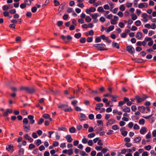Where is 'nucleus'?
<instances>
[{
	"label": "nucleus",
	"mask_w": 156,
	"mask_h": 156,
	"mask_svg": "<svg viewBox=\"0 0 156 156\" xmlns=\"http://www.w3.org/2000/svg\"><path fill=\"white\" fill-rule=\"evenodd\" d=\"M94 46L95 47L98 48V49L100 51L107 50V48H104L105 47V45L103 44H95L94 45Z\"/></svg>",
	"instance_id": "1"
},
{
	"label": "nucleus",
	"mask_w": 156,
	"mask_h": 156,
	"mask_svg": "<svg viewBox=\"0 0 156 156\" xmlns=\"http://www.w3.org/2000/svg\"><path fill=\"white\" fill-rule=\"evenodd\" d=\"M20 89L21 90H23L29 93H33L35 91V89L34 88H29L28 87H22L20 88Z\"/></svg>",
	"instance_id": "2"
},
{
	"label": "nucleus",
	"mask_w": 156,
	"mask_h": 156,
	"mask_svg": "<svg viewBox=\"0 0 156 156\" xmlns=\"http://www.w3.org/2000/svg\"><path fill=\"white\" fill-rule=\"evenodd\" d=\"M126 50L131 54H133L135 52L134 48L131 45L127 46L126 47Z\"/></svg>",
	"instance_id": "3"
},
{
	"label": "nucleus",
	"mask_w": 156,
	"mask_h": 156,
	"mask_svg": "<svg viewBox=\"0 0 156 156\" xmlns=\"http://www.w3.org/2000/svg\"><path fill=\"white\" fill-rule=\"evenodd\" d=\"M96 10V9L95 8L91 7L89 9H87L86 10V12L87 14L90 15L91 14L90 13L91 12H95Z\"/></svg>",
	"instance_id": "4"
},
{
	"label": "nucleus",
	"mask_w": 156,
	"mask_h": 156,
	"mask_svg": "<svg viewBox=\"0 0 156 156\" xmlns=\"http://www.w3.org/2000/svg\"><path fill=\"white\" fill-rule=\"evenodd\" d=\"M119 20V17L116 16H114V19H111V23L112 24L115 25L117 23V21Z\"/></svg>",
	"instance_id": "5"
},
{
	"label": "nucleus",
	"mask_w": 156,
	"mask_h": 156,
	"mask_svg": "<svg viewBox=\"0 0 156 156\" xmlns=\"http://www.w3.org/2000/svg\"><path fill=\"white\" fill-rule=\"evenodd\" d=\"M148 5L147 3L144 2L140 3L138 6L139 8L142 9L144 8H147L148 7Z\"/></svg>",
	"instance_id": "6"
},
{
	"label": "nucleus",
	"mask_w": 156,
	"mask_h": 156,
	"mask_svg": "<svg viewBox=\"0 0 156 156\" xmlns=\"http://www.w3.org/2000/svg\"><path fill=\"white\" fill-rule=\"evenodd\" d=\"M23 127L30 126L28 123V120L27 118H25L23 120Z\"/></svg>",
	"instance_id": "7"
},
{
	"label": "nucleus",
	"mask_w": 156,
	"mask_h": 156,
	"mask_svg": "<svg viewBox=\"0 0 156 156\" xmlns=\"http://www.w3.org/2000/svg\"><path fill=\"white\" fill-rule=\"evenodd\" d=\"M147 97H146V98L143 97V98H140L139 96H136V99L137 100V102L139 103L141 102L143 100H145L146 98H147Z\"/></svg>",
	"instance_id": "8"
},
{
	"label": "nucleus",
	"mask_w": 156,
	"mask_h": 156,
	"mask_svg": "<svg viewBox=\"0 0 156 156\" xmlns=\"http://www.w3.org/2000/svg\"><path fill=\"white\" fill-rule=\"evenodd\" d=\"M28 118L30 120V123L33 124L35 122V121L34 119V116L32 115H29L28 116Z\"/></svg>",
	"instance_id": "9"
},
{
	"label": "nucleus",
	"mask_w": 156,
	"mask_h": 156,
	"mask_svg": "<svg viewBox=\"0 0 156 156\" xmlns=\"http://www.w3.org/2000/svg\"><path fill=\"white\" fill-rule=\"evenodd\" d=\"M80 115L79 119L80 121H82L83 120H85L87 119V117L84 114L80 113Z\"/></svg>",
	"instance_id": "10"
},
{
	"label": "nucleus",
	"mask_w": 156,
	"mask_h": 156,
	"mask_svg": "<svg viewBox=\"0 0 156 156\" xmlns=\"http://www.w3.org/2000/svg\"><path fill=\"white\" fill-rule=\"evenodd\" d=\"M24 136L25 139L29 141L30 142H32L33 141V139L30 136L27 134L24 135Z\"/></svg>",
	"instance_id": "11"
},
{
	"label": "nucleus",
	"mask_w": 156,
	"mask_h": 156,
	"mask_svg": "<svg viewBox=\"0 0 156 156\" xmlns=\"http://www.w3.org/2000/svg\"><path fill=\"white\" fill-rule=\"evenodd\" d=\"M116 121L113 119H110L109 120L107 123V126H108L109 125H111L115 123Z\"/></svg>",
	"instance_id": "12"
},
{
	"label": "nucleus",
	"mask_w": 156,
	"mask_h": 156,
	"mask_svg": "<svg viewBox=\"0 0 156 156\" xmlns=\"http://www.w3.org/2000/svg\"><path fill=\"white\" fill-rule=\"evenodd\" d=\"M122 110L124 112H130V108L126 106L124 108H122Z\"/></svg>",
	"instance_id": "13"
},
{
	"label": "nucleus",
	"mask_w": 156,
	"mask_h": 156,
	"mask_svg": "<svg viewBox=\"0 0 156 156\" xmlns=\"http://www.w3.org/2000/svg\"><path fill=\"white\" fill-rule=\"evenodd\" d=\"M66 139L68 142L70 143L73 141V140L70 135H67L66 136Z\"/></svg>",
	"instance_id": "14"
},
{
	"label": "nucleus",
	"mask_w": 156,
	"mask_h": 156,
	"mask_svg": "<svg viewBox=\"0 0 156 156\" xmlns=\"http://www.w3.org/2000/svg\"><path fill=\"white\" fill-rule=\"evenodd\" d=\"M12 112V110L11 109H7L6 111L4 113L3 115L5 116H6L8 115V113H11Z\"/></svg>",
	"instance_id": "15"
},
{
	"label": "nucleus",
	"mask_w": 156,
	"mask_h": 156,
	"mask_svg": "<svg viewBox=\"0 0 156 156\" xmlns=\"http://www.w3.org/2000/svg\"><path fill=\"white\" fill-rule=\"evenodd\" d=\"M114 28V26L113 25H111L110 26L108 29H105L106 32H109L112 30Z\"/></svg>",
	"instance_id": "16"
},
{
	"label": "nucleus",
	"mask_w": 156,
	"mask_h": 156,
	"mask_svg": "<svg viewBox=\"0 0 156 156\" xmlns=\"http://www.w3.org/2000/svg\"><path fill=\"white\" fill-rule=\"evenodd\" d=\"M142 37L143 34L142 33L140 32H138L136 35V38L139 39L141 38Z\"/></svg>",
	"instance_id": "17"
},
{
	"label": "nucleus",
	"mask_w": 156,
	"mask_h": 156,
	"mask_svg": "<svg viewBox=\"0 0 156 156\" xmlns=\"http://www.w3.org/2000/svg\"><path fill=\"white\" fill-rule=\"evenodd\" d=\"M112 46L114 47H116L118 49H119V44L114 41L113 42H112Z\"/></svg>",
	"instance_id": "18"
},
{
	"label": "nucleus",
	"mask_w": 156,
	"mask_h": 156,
	"mask_svg": "<svg viewBox=\"0 0 156 156\" xmlns=\"http://www.w3.org/2000/svg\"><path fill=\"white\" fill-rule=\"evenodd\" d=\"M110 97L112 98L111 100L112 101L114 102H116L117 101V98L118 97L117 96L110 95Z\"/></svg>",
	"instance_id": "19"
},
{
	"label": "nucleus",
	"mask_w": 156,
	"mask_h": 156,
	"mask_svg": "<svg viewBox=\"0 0 156 156\" xmlns=\"http://www.w3.org/2000/svg\"><path fill=\"white\" fill-rule=\"evenodd\" d=\"M8 147L6 148V149L9 152H12L13 150V147L11 145H8Z\"/></svg>",
	"instance_id": "20"
},
{
	"label": "nucleus",
	"mask_w": 156,
	"mask_h": 156,
	"mask_svg": "<svg viewBox=\"0 0 156 156\" xmlns=\"http://www.w3.org/2000/svg\"><path fill=\"white\" fill-rule=\"evenodd\" d=\"M141 140V138L140 137H137L135 138L134 140V142L135 143H137L140 142Z\"/></svg>",
	"instance_id": "21"
},
{
	"label": "nucleus",
	"mask_w": 156,
	"mask_h": 156,
	"mask_svg": "<svg viewBox=\"0 0 156 156\" xmlns=\"http://www.w3.org/2000/svg\"><path fill=\"white\" fill-rule=\"evenodd\" d=\"M24 131L26 132H28L30 130V126L23 127Z\"/></svg>",
	"instance_id": "22"
},
{
	"label": "nucleus",
	"mask_w": 156,
	"mask_h": 156,
	"mask_svg": "<svg viewBox=\"0 0 156 156\" xmlns=\"http://www.w3.org/2000/svg\"><path fill=\"white\" fill-rule=\"evenodd\" d=\"M146 131V129L144 127H143L140 129V132L141 134H144Z\"/></svg>",
	"instance_id": "23"
},
{
	"label": "nucleus",
	"mask_w": 156,
	"mask_h": 156,
	"mask_svg": "<svg viewBox=\"0 0 156 156\" xmlns=\"http://www.w3.org/2000/svg\"><path fill=\"white\" fill-rule=\"evenodd\" d=\"M24 2L26 5L29 6L30 5L31 3V0H24Z\"/></svg>",
	"instance_id": "24"
},
{
	"label": "nucleus",
	"mask_w": 156,
	"mask_h": 156,
	"mask_svg": "<svg viewBox=\"0 0 156 156\" xmlns=\"http://www.w3.org/2000/svg\"><path fill=\"white\" fill-rule=\"evenodd\" d=\"M104 16L107 19H111L113 17V15L112 14L109 15H106L105 14H104Z\"/></svg>",
	"instance_id": "25"
},
{
	"label": "nucleus",
	"mask_w": 156,
	"mask_h": 156,
	"mask_svg": "<svg viewBox=\"0 0 156 156\" xmlns=\"http://www.w3.org/2000/svg\"><path fill=\"white\" fill-rule=\"evenodd\" d=\"M90 15L91 16L92 18L94 19H97L98 17V13H95L94 14H91Z\"/></svg>",
	"instance_id": "26"
},
{
	"label": "nucleus",
	"mask_w": 156,
	"mask_h": 156,
	"mask_svg": "<svg viewBox=\"0 0 156 156\" xmlns=\"http://www.w3.org/2000/svg\"><path fill=\"white\" fill-rule=\"evenodd\" d=\"M68 106L67 105L65 104H62L58 106V108L61 109L65 108L66 107Z\"/></svg>",
	"instance_id": "27"
},
{
	"label": "nucleus",
	"mask_w": 156,
	"mask_h": 156,
	"mask_svg": "<svg viewBox=\"0 0 156 156\" xmlns=\"http://www.w3.org/2000/svg\"><path fill=\"white\" fill-rule=\"evenodd\" d=\"M69 132L72 133H74L76 131V129L73 127H71L69 129Z\"/></svg>",
	"instance_id": "28"
},
{
	"label": "nucleus",
	"mask_w": 156,
	"mask_h": 156,
	"mask_svg": "<svg viewBox=\"0 0 156 156\" xmlns=\"http://www.w3.org/2000/svg\"><path fill=\"white\" fill-rule=\"evenodd\" d=\"M94 34V32L93 30H90L88 32V34H87V33H86V35L88 36V35H93Z\"/></svg>",
	"instance_id": "29"
},
{
	"label": "nucleus",
	"mask_w": 156,
	"mask_h": 156,
	"mask_svg": "<svg viewBox=\"0 0 156 156\" xmlns=\"http://www.w3.org/2000/svg\"><path fill=\"white\" fill-rule=\"evenodd\" d=\"M24 149L23 148H20L19 151V155H21L24 154Z\"/></svg>",
	"instance_id": "30"
},
{
	"label": "nucleus",
	"mask_w": 156,
	"mask_h": 156,
	"mask_svg": "<svg viewBox=\"0 0 156 156\" xmlns=\"http://www.w3.org/2000/svg\"><path fill=\"white\" fill-rule=\"evenodd\" d=\"M53 2L55 4L54 5L55 6H58L60 5V3L57 0H54L53 1Z\"/></svg>",
	"instance_id": "31"
},
{
	"label": "nucleus",
	"mask_w": 156,
	"mask_h": 156,
	"mask_svg": "<svg viewBox=\"0 0 156 156\" xmlns=\"http://www.w3.org/2000/svg\"><path fill=\"white\" fill-rule=\"evenodd\" d=\"M155 120V117H152L151 118H150L149 121L151 123H153Z\"/></svg>",
	"instance_id": "32"
},
{
	"label": "nucleus",
	"mask_w": 156,
	"mask_h": 156,
	"mask_svg": "<svg viewBox=\"0 0 156 156\" xmlns=\"http://www.w3.org/2000/svg\"><path fill=\"white\" fill-rule=\"evenodd\" d=\"M85 20L87 22L89 23L91 21V19L89 16H87L86 17Z\"/></svg>",
	"instance_id": "33"
},
{
	"label": "nucleus",
	"mask_w": 156,
	"mask_h": 156,
	"mask_svg": "<svg viewBox=\"0 0 156 156\" xmlns=\"http://www.w3.org/2000/svg\"><path fill=\"white\" fill-rule=\"evenodd\" d=\"M81 34L80 33H79L77 34H76L74 35V37L78 39L81 37Z\"/></svg>",
	"instance_id": "34"
},
{
	"label": "nucleus",
	"mask_w": 156,
	"mask_h": 156,
	"mask_svg": "<svg viewBox=\"0 0 156 156\" xmlns=\"http://www.w3.org/2000/svg\"><path fill=\"white\" fill-rule=\"evenodd\" d=\"M141 22L140 20H138L136 21L135 24L137 26H139L141 25Z\"/></svg>",
	"instance_id": "35"
},
{
	"label": "nucleus",
	"mask_w": 156,
	"mask_h": 156,
	"mask_svg": "<svg viewBox=\"0 0 156 156\" xmlns=\"http://www.w3.org/2000/svg\"><path fill=\"white\" fill-rule=\"evenodd\" d=\"M101 38L104 40H108V38L107 37H106L105 35H102L100 36Z\"/></svg>",
	"instance_id": "36"
},
{
	"label": "nucleus",
	"mask_w": 156,
	"mask_h": 156,
	"mask_svg": "<svg viewBox=\"0 0 156 156\" xmlns=\"http://www.w3.org/2000/svg\"><path fill=\"white\" fill-rule=\"evenodd\" d=\"M58 130L59 131H66L67 130V129L65 127H59L58 128Z\"/></svg>",
	"instance_id": "37"
},
{
	"label": "nucleus",
	"mask_w": 156,
	"mask_h": 156,
	"mask_svg": "<svg viewBox=\"0 0 156 156\" xmlns=\"http://www.w3.org/2000/svg\"><path fill=\"white\" fill-rule=\"evenodd\" d=\"M119 9H120V10H121V11H124L125 9V8L124 5H121L120 6Z\"/></svg>",
	"instance_id": "38"
},
{
	"label": "nucleus",
	"mask_w": 156,
	"mask_h": 156,
	"mask_svg": "<svg viewBox=\"0 0 156 156\" xmlns=\"http://www.w3.org/2000/svg\"><path fill=\"white\" fill-rule=\"evenodd\" d=\"M151 145H148L144 147V148L145 150L149 151L151 149Z\"/></svg>",
	"instance_id": "39"
},
{
	"label": "nucleus",
	"mask_w": 156,
	"mask_h": 156,
	"mask_svg": "<svg viewBox=\"0 0 156 156\" xmlns=\"http://www.w3.org/2000/svg\"><path fill=\"white\" fill-rule=\"evenodd\" d=\"M144 123H145V120L143 119H142L140 120L139 121V123L140 124L143 125L144 124Z\"/></svg>",
	"instance_id": "40"
},
{
	"label": "nucleus",
	"mask_w": 156,
	"mask_h": 156,
	"mask_svg": "<svg viewBox=\"0 0 156 156\" xmlns=\"http://www.w3.org/2000/svg\"><path fill=\"white\" fill-rule=\"evenodd\" d=\"M112 129L114 130H116L119 129L118 126L117 125H114L112 126Z\"/></svg>",
	"instance_id": "41"
},
{
	"label": "nucleus",
	"mask_w": 156,
	"mask_h": 156,
	"mask_svg": "<svg viewBox=\"0 0 156 156\" xmlns=\"http://www.w3.org/2000/svg\"><path fill=\"white\" fill-rule=\"evenodd\" d=\"M21 113L23 115H25L27 114V112L25 110H23L21 111Z\"/></svg>",
	"instance_id": "42"
},
{
	"label": "nucleus",
	"mask_w": 156,
	"mask_h": 156,
	"mask_svg": "<svg viewBox=\"0 0 156 156\" xmlns=\"http://www.w3.org/2000/svg\"><path fill=\"white\" fill-rule=\"evenodd\" d=\"M127 132L126 131L123 130L121 131V134H122L124 136H126L127 134Z\"/></svg>",
	"instance_id": "43"
},
{
	"label": "nucleus",
	"mask_w": 156,
	"mask_h": 156,
	"mask_svg": "<svg viewBox=\"0 0 156 156\" xmlns=\"http://www.w3.org/2000/svg\"><path fill=\"white\" fill-rule=\"evenodd\" d=\"M95 136V134L94 133H92L89 134L88 135V137L89 138H93Z\"/></svg>",
	"instance_id": "44"
},
{
	"label": "nucleus",
	"mask_w": 156,
	"mask_h": 156,
	"mask_svg": "<svg viewBox=\"0 0 156 156\" xmlns=\"http://www.w3.org/2000/svg\"><path fill=\"white\" fill-rule=\"evenodd\" d=\"M20 6L21 9H23L26 7V5L24 2V3L21 4L20 5Z\"/></svg>",
	"instance_id": "45"
},
{
	"label": "nucleus",
	"mask_w": 156,
	"mask_h": 156,
	"mask_svg": "<svg viewBox=\"0 0 156 156\" xmlns=\"http://www.w3.org/2000/svg\"><path fill=\"white\" fill-rule=\"evenodd\" d=\"M66 4V3L65 2H64L62 3L60 6V8H61V9H64V7L65 6Z\"/></svg>",
	"instance_id": "46"
},
{
	"label": "nucleus",
	"mask_w": 156,
	"mask_h": 156,
	"mask_svg": "<svg viewBox=\"0 0 156 156\" xmlns=\"http://www.w3.org/2000/svg\"><path fill=\"white\" fill-rule=\"evenodd\" d=\"M98 11L99 12H102L104 11V9L102 7H98Z\"/></svg>",
	"instance_id": "47"
},
{
	"label": "nucleus",
	"mask_w": 156,
	"mask_h": 156,
	"mask_svg": "<svg viewBox=\"0 0 156 156\" xmlns=\"http://www.w3.org/2000/svg\"><path fill=\"white\" fill-rule=\"evenodd\" d=\"M2 9L4 11H6L9 9V7L6 5H4L2 7Z\"/></svg>",
	"instance_id": "48"
},
{
	"label": "nucleus",
	"mask_w": 156,
	"mask_h": 156,
	"mask_svg": "<svg viewBox=\"0 0 156 156\" xmlns=\"http://www.w3.org/2000/svg\"><path fill=\"white\" fill-rule=\"evenodd\" d=\"M95 41L96 42L98 43V42H99L101 41V39L100 38L98 37H96L95 39Z\"/></svg>",
	"instance_id": "49"
},
{
	"label": "nucleus",
	"mask_w": 156,
	"mask_h": 156,
	"mask_svg": "<svg viewBox=\"0 0 156 156\" xmlns=\"http://www.w3.org/2000/svg\"><path fill=\"white\" fill-rule=\"evenodd\" d=\"M41 143V141L40 140L38 139L37 140L35 144L37 146H39Z\"/></svg>",
	"instance_id": "50"
},
{
	"label": "nucleus",
	"mask_w": 156,
	"mask_h": 156,
	"mask_svg": "<svg viewBox=\"0 0 156 156\" xmlns=\"http://www.w3.org/2000/svg\"><path fill=\"white\" fill-rule=\"evenodd\" d=\"M127 35V34L125 33H123L121 34V36L122 38H126Z\"/></svg>",
	"instance_id": "51"
},
{
	"label": "nucleus",
	"mask_w": 156,
	"mask_h": 156,
	"mask_svg": "<svg viewBox=\"0 0 156 156\" xmlns=\"http://www.w3.org/2000/svg\"><path fill=\"white\" fill-rule=\"evenodd\" d=\"M68 152L69 155L70 156L72 155L73 153V150L71 149H69L68 150Z\"/></svg>",
	"instance_id": "52"
},
{
	"label": "nucleus",
	"mask_w": 156,
	"mask_h": 156,
	"mask_svg": "<svg viewBox=\"0 0 156 156\" xmlns=\"http://www.w3.org/2000/svg\"><path fill=\"white\" fill-rule=\"evenodd\" d=\"M119 26L121 28H123L125 25L123 22H120L119 23Z\"/></svg>",
	"instance_id": "53"
},
{
	"label": "nucleus",
	"mask_w": 156,
	"mask_h": 156,
	"mask_svg": "<svg viewBox=\"0 0 156 156\" xmlns=\"http://www.w3.org/2000/svg\"><path fill=\"white\" fill-rule=\"evenodd\" d=\"M131 18L133 20H134L137 19V16L135 14H133L132 15Z\"/></svg>",
	"instance_id": "54"
},
{
	"label": "nucleus",
	"mask_w": 156,
	"mask_h": 156,
	"mask_svg": "<svg viewBox=\"0 0 156 156\" xmlns=\"http://www.w3.org/2000/svg\"><path fill=\"white\" fill-rule=\"evenodd\" d=\"M91 93L94 95L97 94H98V91L97 90H91Z\"/></svg>",
	"instance_id": "55"
},
{
	"label": "nucleus",
	"mask_w": 156,
	"mask_h": 156,
	"mask_svg": "<svg viewBox=\"0 0 156 156\" xmlns=\"http://www.w3.org/2000/svg\"><path fill=\"white\" fill-rule=\"evenodd\" d=\"M151 134L150 132H148L146 136V138L148 139L151 138Z\"/></svg>",
	"instance_id": "56"
},
{
	"label": "nucleus",
	"mask_w": 156,
	"mask_h": 156,
	"mask_svg": "<svg viewBox=\"0 0 156 156\" xmlns=\"http://www.w3.org/2000/svg\"><path fill=\"white\" fill-rule=\"evenodd\" d=\"M88 117L89 119L92 120L94 119V115L93 114H90L89 115Z\"/></svg>",
	"instance_id": "57"
},
{
	"label": "nucleus",
	"mask_w": 156,
	"mask_h": 156,
	"mask_svg": "<svg viewBox=\"0 0 156 156\" xmlns=\"http://www.w3.org/2000/svg\"><path fill=\"white\" fill-rule=\"evenodd\" d=\"M126 5L127 7L129 8L132 6L133 4L131 2H127L126 3Z\"/></svg>",
	"instance_id": "58"
},
{
	"label": "nucleus",
	"mask_w": 156,
	"mask_h": 156,
	"mask_svg": "<svg viewBox=\"0 0 156 156\" xmlns=\"http://www.w3.org/2000/svg\"><path fill=\"white\" fill-rule=\"evenodd\" d=\"M64 111L66 112H70L72 111L73 110L71 107L69 108H68L65 109H64Z\"/></svg>",
	"instance_id": "59"
},
{
	"label": "nucleus",
	"mask_w": 156,
	"mask_h": 156,
	"mask_svg": "<svg viewBox=\"0 0 156 156\" xmlns=\"http://www.w3.org/2000/svg\"><path fill=\"white\" fill-rule=\"evenodd\" d=\"M102 148L103 147L102 146H97L95 147V149L97 151H100L102 150Z\"/></svg>",
	"instance_id": "60"
},
{
	"label": "nucleus",
	"mask_w": 156,
	"mask_h": 156,
	"mask_svg": "<svg viewBox=\"0 0 156 156\" xmlns=\"http://www.w3.org/2000/svg\"><path fill=\"white\" fill-rule=\"evenodd\" d=\"M87 41L88 42H91L92 41L93 38L92 37H88L87 39Z\"/></svg>",
	"instance_id": "61"
},
{
	"label": "nucleus",
	"mask_w": 156,
	"mask_h": 156,
	"mask_svg": "<svg viewBox=\"0 0 156 156\" xmlns=\"http://www.w3.org/2000/svg\"><path fill=\"white\" fill-rule=\"evenodd\" d=\"M60 147L62 148H64L66 147V144L64 143H61L60 145Z\"/></svg>",
	"instance_id": "62"
},
{
	"label": "nucleus",
	"mask_w": 156,
	"mask_h": 156,
	"mask_svg": "<svg viewBox=\"0 0 156 156\" xmlns=\"http://www.w3.org/2000/svg\"><path fill=\"white\" fill-rule=\"evenodd\" d=\"M94 100L98 102H100L101 101V98L98 97H95Z\"/></svg>",
	"instance_id": "63"
},
{
	"label": "nucleus",
	"mask_w": 156,
	"mask_h": 156,
	"mask_svg": "<svg viewBox=\"0 0 156 156\" xmlns=\"http://www.w3.org/2000/svg\"><path fill=\"white\" fill-rule=\"evenodd\" d=\"M58 144L59 143L57 141H55L53 143V146L54 147H56L58 146Z\"/></svg>",
	"instance_id": "64"
}]
</instances>
